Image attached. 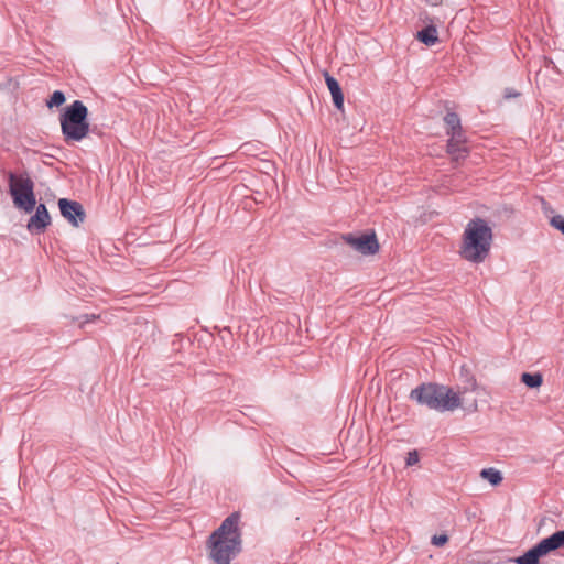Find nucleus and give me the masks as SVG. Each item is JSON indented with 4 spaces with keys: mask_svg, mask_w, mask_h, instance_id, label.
<instances>
[{
    "mask_svg": "<svg viewBox=\"0 0 564 564\" xmlns=\"http://www.w3.org/2000/svg\"><path fill=\"white\" fill-rule=\"evenodd\" d=\"M240 513L232 512L208 539L209 556L215 564H230L241 552Z\"/></svg>",
    "mask_w": 564,
    "mask_h": 564,
    "instance_id": "1",
    "label": "nucleus"
},
{
    "mask_svg": "<svg viewBox=\"0 0 564 564\" xmlns=\"http://www.w3.org/2000/svg\"><path fill=\"white\" fill-rule=\"evenodd\" d=\"M492 239V229L485 219H471L463 234L460 257L471 263H482L490 253Z\"/></svg>",
    "mask_w": 564,
    "mask_h": 564,
    "instance_id": "2",
    "label": "nucleus"
},
{
    "mask_svg": "<svg viewBox=\"0 0 564 564\" xmlns=\"http://www.w3.org/2000/svg\"><path fill=\"white\" fill-rule=\"evenodd\" d=\"M410 398L438 412L454 411L462 405L460 392L432 382L417 386L411 391Z\"/></svg>",
    "mask_w": 564,
    "mask_h": 564,
    "instance_id": "3",
    "label": "nucleus"
},
{
    "mask_svg": "<svg viewBox=\"0 0 564 564\" xmlns=\"http://www.w3.org/2000/svg\"><path fill=\"white\" fill-rule=\"evenodd\" d=\"M61 130L67 144L80 142L90 130L88 108L82 100H75L59 116Z\"/></svg>",
    "mask_w": 564,
    "mask_h": 564,
    "instance_id": "4",
    "label": "nucleus"
},
{
    "mask_svg": "<svg viewBox=\"0 0 564 564\" xmlns=\"http://www.w3.org/2000/svg\"><path fill=\"white\" fill-rule=\"evenodd\" d=\"M9 191L15 207L31 213L35 208L36 198L34 194V182L26 172L17 175L13 172L8 174Z\"/></svg>",
    "mask_w": 564,
    "mask_h": 564,
    "instance_id": "5",
    "label": "nucleus"
},
{
    "mask_svg": "<svg viewBox=\"0 0 564 564\" xmlns=\"http://www.w3.org/2000/svg\"><path fill=\"white\" fill-rule=\"evenodd\" d=\"M560 549H564V530L556 531L541 540L523 555L516 557L514 562L517 564H539L540 557Z\"/></svg>",
    "mask_w": 564,
    "mask_h": 564,
    "instance_id": "6",
    "label": "nucleus"
},
{
    "mask_svg": "<svg viewBox=\"0 0 564 564\" xmlns=\"http://www.w3.org/2000/svg\"><path fill=\"white\" fill-rule=\"evenodd\" d=\"M343 240L354 250L364 256L376 254L380 248L375 231L364 232L359 236L355 234H345L343 235Z\"/></svg>",
    "mask_w": 564,
    "mask_h": 564,
    "instance_id": "7",
    "label": "nucleus"
},
{
    "mask_svg": "<svg viewBox=\"0 0 564 564\" xmlns=\"http://www.w3.org/2000/svg\"><path fill=\"white\" fill-rule=\"evenodd\" d=\"M62 216L73 226L78 227L86 218V213L80 203L67 198L58 199Z\"/></svg>",
    "mask_w": 564,
    "mask_h": 564,
    "instance_id": "8",
    "label": "nucleus"
},
{
    "mask_svg": "<svg viewBox=\"0 0 564 564\" xmlns=\"http://www.w3.org/2000/svg\"><path fill=\"white\" fill-rule=\"evenodd\" d=\"M35 214L30 217L26 227L31 232H43L51 224V217L44 204L35 205Z\"/></svg>",
    "mask_w": 564,
    "mask_h": 564,
    "instance_id": "9",
    "label": "nucleus"
},
{
    "mask_svg": "<svg viewBox=\"0 0 564 564\" xmlns=\"http://www.w3.org/2000/svg\"><path fill=\"white\" fill-rule=\"evenodd\" d=\"M467 139L465 135L456 134L449 137L447 141V153L452 155L453 160L459 161L468 155V148L466 147Z\"/></svg>",
    "mask_w": 564,
    "mask_h": 564,
    "instance_id": "10",
    "label": "nucleus"
},
{
    "mask_svg": "<svg viewBox=\"0 0 564 564\" xmlns=\"http://www.w3.org/2000/svg\"><path fill=\"white\" fill-rule=\"evenodd\" d=\"M325 82L332 94L334 106L338 110H343L344 108V94L341 91V87L336 78L330 76L328 73H325Z\"/></svg>",
    "mask_w": 564,
    "mask_h": 564,
    "instance_id": "11",
    "label": "nucleus"
},
{
    "mask_svg": "<svg viewBox=\"0 0 564 564\" xmlns=\"http://www.w3.org/2000/svg\"><path fill=\"white\" fill-rule=\"evenodd\" d=\"M444 122L446 124V134L448 137H456V134L465 135L460 124V118L456 112H447L444 117Z\"/></svg>",
    "mask_w": 564,
    "mask_h": 564,
    "instance_id": "12",
    "label": "nucleus"
},
{
    "mask_svg": "<svg viewBox=\"0 0 564 564\" xmlns=\"http://www.w3.org/2000/svg\"><path fill=\"white\" fill-rule=\"evenodd\" d=\"M417 40L427 46H433L438 42L437 29L434 25H427L417 32Z\"/></svg>",
    "mask_w": 564,
    "mask_h": 564,
    "instance_id": "13",
    "label": "nucleus"
},
{
    "mask_svg": "<svg viewBox=\"0 0 564 564\" xmlns=\"http://www.w3.org/2000/svg\"><path fill=\"white\" fill-rule=\"evenodd\" d=\"M521 382L528 388H539L543 383V376L540 372H523L521 375Z\"/></svg>",
    "mask_w": 564,
    "mask_h": 564,
    "instance_id": "14",
    "label": "nucleus"
},
{
    "mask_svg": "<svg viewBox=\"0 0 564 564\" xmlns=\"http://www.w3.org/2000/svg\"><path fill=\"white\" fill-rule=\"evenodd\" d=\"M480 476L488 480L492 486L500 485L503 479L501 473L492 467L482 469L480 471Z\"/></svg>",
    "mask_w": 564,
    "mask_h": 564,
    "instance_id": "15",
    "label": "nucleus"
},
{
    "mask_svg": "<svg viewBox=\"0 0 564 564\" xmlns=\"http://www.w3.org/2000/svg\"><path fill=\"white\" fill-rule=\"evenodd\" d=\"M66 98H65V95L63 91L61 90H55L48 100H46V106L48 108H53V107H59L62 106L64 102H65Z\"/></svg>",
    "mask_w": 564,
    "mask_h": 564,
    "instance_id": "16",
    "label": "nucleus"
},
{
    "mask_svg": "<svg viewBox=\"0 0 564 564\" xmlns=\"http://www.w3.org/2000/svg\"><path fill=\"white\" fill-rule=\"evenodd\" d=\"M551 225L564 235V217L563 216H561V215L553 216L551 219Z\"/></svg>",
    "mask_w": 564,
    "mask_h": 564,
    "instance_id": "17",
    "label": "nucleus"
},
{
    "mask_svg": "<svg viewBox=\"0 0 564 564\" xmlns=\"http://www.w3.org/2000/svg\"><path fill=\"white\" fill-rule=\"evenodd\" d=\"M448 542V536L446 534L433 535L431 543L435 546H443Z\"/></svg>",
    "mask_w": 564,
    "mask_h": 564,
    "instance_id": "18",
    "label": "nucleus"
},
{
    "mask_svg": "<svg viewBox=\"0 0 564 564\" xmlns=\"http://www.w3.org/2000/svg\"><path fill=\"white\" fill-rule=\"evenodd\" d=\"M416 463H419V454H417V452L416 451L409 452L408 453V457H406V465L408 466H413Z\"/></svg>",
    "mask_w": 564,
    "mask_h": 564,
    "instance_id": "19",
    "label": "nucleus"
},
{
    "mask_svg": "<svg viewBox=\"0 0 564 564\" xmlns=\"http://www.w3.org/2000/svg\"><path fill=\"white\" fill-rule=\"evenodd\" d=\"M520 94L514 90L513 88H506L505 89V98L506 99H510V98H514V97H518Z\"/></svg>",
    "mask_w": 564,
    "mask_h": 564,
    "instance_id": "20",
    "label": "nucleus"
},
{
    "mask_svg": "<svg viewBox=\"0 0 564 564\" xmlns=\"http://www.w3.org/2000/svg\"><path fill=\"white\" fill-rule=\"evenodd\" d=\"M468 389L473 390V391L477 389V381H476V379L474 377H470L468 379V386L465 387V390H468Z\"/></svg>",
    "mask_w": 564,
    "mask_h": 564,
    "instance_id": "21",
    "label": "nucleus"
}]
</instances>
